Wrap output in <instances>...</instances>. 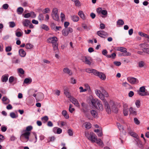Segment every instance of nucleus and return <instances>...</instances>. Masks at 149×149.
<instances>
[{"label":"nucleus","instance_id":"nucleus-40","mask_svg":"<svg viewBox=\"0 0 149 149\" xmlns=\"http://www.w3.org/2000/svg\"><path fill=\"white\" fill-rule=\"evenodd\" d=\"M61 18V21L63 22L65 20V17L64 14L63 13H61L60 15Z\"/></svg>","mask_w":149,"mask_h":149},{"label":"nucleus","instance_id":"nucleus-9","mask_svg":"<svg viewBox=\"0 0 149 149\" xmlns=\"http://www.w3.org/2000/svg\"><path fill=\"white\" fill-rule=\"evenodd\" d=\"M127 80L132 84H135L138 83V79L134 77H128Z\"/></svg>","mask_w":149,"mask_h":149},{"label":"nucleus","instance_id":"nucleus-29","mask_svg":"<svg viewBox=\"0 0 149 149\" xmlns=\"http://www.w3.org/2000/svg\"><path fill=\"white\" fill-rule=\"evenodd\" d=\"M12 62L14 63H18L20 62V60L19 59H17L15 57H14L12 58Z\"/></svg>","mask_w":149,"mask_h":149},{"label":"nucleus","instance_id":"nucleus-28","mask_svg":"<svg viewBox=\"0 0 149 149\" xmlns=\"http://www.w3.org/2000/svg\"><path fill=\"white\" fill-rule=\"evenodd\" d=\"M8 74H6L2 77V81L3 82H6L8 80Z\"/></svg>","mask_w":149,"mask_h":149},{"label":"nucleus","instance_id":"nucleus-3","mask_svg":"<svg viewBox=\"0 0 149 149\" xmlns=\"http://www.w3.org/2000/svg\"><path fill=\"white\" fill-rule=\"evenodd\" d=\"M57 38L55 36L51 38H49L47 40V42L49 43L52 44L53 47H57L58 43L57 41Z\"/></svg>","mask_w":149,"mask_h":149},{"label":"nucleus","instance_id":"nucleus-17","mask_svg":"<svg viewBox=\"0 0 149 149\" xmlns=\"http://www.w3.org/2000/svg\"><path fill=\"white\" fill-rule=\"evenodd\" d=\"M90 113L94 118H97L98 117V114L95 111L92 110L91 111Z\"/></svg>","mask_w":149,"mask_h":149},{"label":"nucleus","instance_id":"nucleus-34","mask_svg":"<svg viewBox=\"0 0 149 149\" xmlns=\"http://www.w3.org/2000/svg\"><path fill=\"white\" fill-rule=\"evenodd\" d=\"M95 142L100 146H103L104 144L102 141L100 139H97L96 140Z\"/></svg>","mask_w":149,"mask_h":149},{"label":"nucleus","instance_id":"nucleus-42","mask_svg":"<svg viewBox=\"0 0 149 149\" xmlns=\"http://www.w3.org/2000/svg\"><path fill=\"white\" fill-rule=\"evenodd\" d=\"M17 71L18 73L22 75L24 74V70L22 68H19L17 69Z\"/></svg>","mask_w":149,"mask_h":149},{"label":"nucleus","instance_id":"nucleus-26","mask_svg":"<svg viewBox=\"0 0 149 149\" xmlns=\"http://www.w3.org/2000/svg\"><path fill=\"white\" fill-rule=\"evenodd\" d=\"M130 113L133 115H136L137 114V112L135 109L132 107H130L129 109Z\"/></svg>","mask_w":149,"mask_h":149},{"label":"nucleus","instance_id":"nucleus-14","mask_svg":"<svg viewBox=\"0 0 149 149\" xmlns=\"http://www.w3.org/2000/svg\"><path fill=\"white\" fill-rule=\"evenodd\" d=\"M30 134V133L29 132H26L21 134L20 136V138L24 137L25 138L28 140L29 139V136Z\"/></svg>","mask_w":149,"mask_h":149},{"label":"nucleus","instance_id":"nucleus-12","mask_svg":"<svg viewBox=\"0 0 149 149\" xmlns=\"http://www.w3.org/2000/svg\"><path fill=\"white\" fill-rule=\"evenodd\" d=\"M135 140L136 143L137 145L139 148L141 149L143 148V145L142 144L141 141L140 140L139 138L135 139Z\"/></svg>","mask_w":149,"mask_h":149},{"label":"nucleus","instance_id":"nucleus-47","mask_svg":"<svg viewBox=\"0 0 149 149\" xmlns=\"http://www.w3.org/2000/svg\"><path fill=\"white\" fill-rule=\"evenodd\" d=\"M9 26L11 28H13L15 26V24L14 22H9Z\"/></svg>","mask_w":149,"mask_h":149},{"label":"nucleus","instance_id":"nucleus-53","mask_svg":"<svg viewBox=\"0 0 149 149\" xmlns=\"http://www.w3.org/2000/svg\"><path fill=\"white\" fill-rule=\"evenodd\" d=\"M134 123L136 125H138L140 123V121L138 119L136 118H134Z\"/></svg>","mask_w":149,"mask_h":149},{"label":"nucleus","instance_id":"nucleus-45","mask_svg":"<svg viewBox=\"0 0 149 149\" xmlns=\"http://www.w3.org/2000/svg\"><path fill=\"white\" fill-rule=\"evenodd\" d=\"M130 135L132 136L135 137L136 139L139 138L137 134L135 133L134 132H131L130 133Z\"/></svg>","mask_w":149,"mask_h":149},{"label":"nucleus","instance_id":"nucleus-22","mask_svg":"<svg viewBox=\"0 0 149 149\" xmlns=\"http://www.w3.org/2000/svg\"><path fill=\"white\" fill-rule=\"evenodd\" d=\"M19 54L20 56L22 57H24L26 54L25 52L22 49H20L19 50Z\"/></svg>","mask_w":149,"mask_h":149},{"label":"nucleus","instance_id":"nucleus-39","mask_svg":"<svg viewBox=\"0 0 149 149\" xmlns=\"http://www.w3.org/2000/svg\"><path fill=\"white\" fill-rule=\"evenodd\" d=\"M40 27L42 29H45L46 31H48L49 29L48 27L45 24L42 25Z\"/></svg>","mask_w":149,"mask_h":149},{"label":"nucleus","instance_id":"nucleus-57","mask_svg":"<svg viewBox=\"0 0 149 149\" xmlns=\"http://www.w3.org/2000/svg\"><path fill=\"white\" fill-rule=\"evenodd\" d=\"M79 89H80V92H85L87 91V89H84L81 86L79 87Z\"/></svg>","mask_w":149,"mask_h":149},{"label":"nucleus","instance_id":"nucleus-31","mask_svg":"<svg viewBox=\"0 0 149 149\" xmlns=\"http://www.w3.org/2000/svg\"><path fill=\"white\" fill-rule=\"evenodd\" d=\"M97 96L102 100L104 102V103H105V102H107L104 99V95L101 92Z\"/></svg>","mask_w":149,"mask_h":149},{"label":"nucleus","instance_id":"nucleus-55","mask_svg":"<svg viewBox=\"0 0 149 149\" xmlns=\"http://www.w3.org/2000/svg\"><path fill=\"white\" fill-rule=\"evenodd\" d=\"M10 117L13 118H15L17 117L15 114L14 112L10 113Z\"/></svg>","mask_w":149,"mask_h":149},{"label":"nucleus","instance_id":"nucleus-19","mask_svg":"<svg viewBox=\"0 0 149 149\" xmlns=\"http://www.w3.org/2000/svg\"><path fill=\"white\" fill-rule=\"evenodd\" d=\"M97 104L99 107V108L98 109V110L101 111H102L103 110V107L100 101V100L99 101H97Z\"/></svg>","mask_w":149,"mask_h":149},{"label":"nucleus","instance_id":"nucleus-35","mask_svg":"<svg viewBox=\"0 0 149 149\" xmlns=\"http://www.w3.org/2000/svg\"><path fill=\"white\" fill-rule=\"evenodd\" d=\"M75 3V5L76 6L79 7L80 6V2L79 0H71Z\"/></svg>","mask_w":149,"mask_h":149},{"label":"nucleus","instance_id":"nucleus-36","mask_svg":"<svg viewBox=\"0 0 149 149\" xmlns=\"http://www.w3.org/2000/svg\"><path fill=\"white\" fill-rule=\"evenodd\" d=\"M64 94L68 97H70V95L69 92H68V90L65 89L64 91Z\"/></svg>","mask_w":149,"mask_h":149},{"label":"nucleus","instance_id":"nucleus-20","mask_svg":"<svg viewBox=\"0 0 149 149\" xmlns=\"http://www.w3.org/2000/svg\"><path fill=\"white\" fill-rule=\"evenodd\" d=\"M3 102V103L4 104H7L10 102V100L7 98L6 97H3L2 99Z\"/></svg>","mask_w":149,"mask_h":149},{"label":"nucleus","instance_id":"nucleus-62","mask_svg":"<svg viewBox=\"0 0 149 149\" xmlns=\"http://www.w3.org/2000/svg\"><path fill=\"white\" fill-rule=\"evenodd\" d=\"M33 128L31 126H27L26 129V131H31Z\"/></svg>","mask_w":149,"mask_h":149},{"label":"nucleus","instance_id":"nucleus-27","mask_svg":"<svg viewBox=\"0 0 149 149\" xmlns=\"http://www.w3.org/2000/svg\"><path fill=\"white\" fill-rule=\"evenodd\" d=\"M24 11L23 8L22 7H18L17 10V12L19 15H21Z\"/></svg>","mask_w":149,"mask_h":149},{"label":"nucleus","instance_id":"nucleus-16","mask_svg":"<svg viewBox=\"0 0 149 149\" xmlns=\"http://www.w3.org/2000/svg\"><path fill=\"white\" fill-rule=\"evenodd\" d=\"M22 23L24 26H28L31 23V22L29 20L27 19H25L23 20Z\"/></svg>","mask_w":149,"mask_h":149},{"label":"nucleus","instance_id":"nucleus-1","mask_svg":"<svg viewBox=\"0 0 149 149\" xmlns=\"http://www.w3.org/2000/svg\"><path fill=\"white\" fill-rule=\"evenodd\" d=\"M105 108L108 113H110L111 111L116 113L118 111L117 108L113 102H110L109 104L107 102L105 101L104 103Z\"/></svg>","mask_w":149,"mask_h":149},{"label":"nucleus","instance_id":"nucleus-52","mask_svg":"<svg viewBox=\"0 0 149 149\" xmlns=\"http://www.w3.org/2000/svg\"><path fill=\"white\" fill-rule=\"evenodd\" d=\"M82 26L83 28L86 30L87 31H88L90 29L88 28L86 24H82Z\"/></svg>","mask_w":149,"mask_h":149},{"label":"nucleus","instance_id":"nucleus-21","mask_svg":"<svg viewBox=\"0 0 149 149\" xmlns=\"http://www.w3.org/2000/svg\"><path fill=\"white\" fill-rule=\"evenodd\" d=\"M78 15L83 19H85V17L84 15V14L82 11L81 10L79 11L78 13Z\"/></svg>","mask_w":149,"mask_h":149},{"label":"nucleus","instance_id":"nucleus-15","mask_svg":"<svg viewBox=\"0 0 149 149\" xmlns=\"http://www.w3.org/2000/svg\"><path fill=\"white\" fill-rule=\"evenodd\" d=\"M63 72L69 75H71L72 74L71 71L67 68H64L63 70Z\"/></svg>","mask_w":149,"mask_h":149},{"label":"nucleus","instance_id":"nucleus-32","mask_svg":"<svg viewBox=\"0 0 149 149\" xmlns=\"http://www.w3.org/2000/svg\"><path fill=\"white\" fill-rule=\"evenodd\" d=\"M62 114L64 117L66 119H68L69 118V115L67 114V112L65 110H63L62 112Z\"/></svg>","mask_w":149,"mask_h":149},{"label":"nucleus","instance_id":"nucleus-54","mask_svg":"<svg viewBox=\"0 0 149 149\" xmlns=\"http://www.w3.org/2000/svg\"><path fill=\"white\" fill-rule=\"evenodd\" d=\"M102 92L104 93V97H108L109 96V95L108 94V93L106 92L103 89L102 90Z\"/></svg>","mask_w":149,"mask_h":149},{"label":"nucleus","instance_id":"nucleus-64","mask_svg":"<svg viewBox=\"0 0 149 149\" xmlns=\"http://www.w3.org/2000/svg\"><path fill=\"white\" fill-rule=\"evenodd\" d=\"M113 63L115 65L117 66H119L121 64L120 62L119 61H115Z\"/></svg>","mask_w":149,"mask_h":149},{"label":"nucleus","instance_id":"nucleus-51","mask_svg":"<svg viewBox=\"0 0 149 149\" xmlns=\"http://www.w3.org/2000/svg\"><path fill=\"white\" fill-rule=\"evenodd\" d=\"M50 11L49 9L48 8H46L45 9L42 11V12L44 14H45L47 13H49Z\"/></svg>","mask_w":149,"mask_h":149},{"label":"nucleus","instance_id":"nucleus-56","mask_svg":"<svg viewBox=\"0 0 149 149\" xmlns=\"http://www.w3.org/2000/svg\"><path fill=\"white\" fill-rule=\"evenodd\" d=\"M28 2L26 1L23 2L22 3V6H23L25 7L27 6H28Z\"/></svg>","mask_w":149,"mask_h":149},{"label":"nucleus","instance_id":"nucleus-23","mask_svg":"<svg viewBox=\"0 0 149 149\" xmlns=\"http://www.w3.org/2000/svg\"><path fill=\"white\" fill-rule=\"evenodd\" d=\"M83 125H84L87 129H89L91 128V124L90 123L88 122H86L84 123L83 124Z\"/></svg>","mask_w":149,"mask_h":149},{"label":"nucleus","instance_id":"nucleus-50","mask_svg":"<svg viewBox=\"0 0 149 149\" xmlns=\"http://www.w3.org/2000/svg\"><path fill=\"white\" fill-rule=\"evenodd\" d=\"M143 51L146 53L149 54V48L147 47L144 48L143 49Z\"/></svg>","mask_w":149,"mask_h":149},{"label":"nucleus","instance_id":"nucleus-5","mask_svg":"<svg viewBox=\"0 0 149 149\" xmlns=\"http://www.w3.org/2000/svg\"><path fill=\"white\" fill-rule=\"evenodd\" d=\"M58 10L56 8H53L52 14V17L55 20L58 21L59 20V17L58 15Z\"/></svg>","mask_w":149,"mask_h":149},{"label":"nucleus","instance_id":"nucleus-37","mask_svg":"<svg viewBox=\"0 0 149 149\" xmlns=\"http://www.w3.org/2000/svg\"><path fill=\"white\" fill-rule=\"evenodd\" d=\"M38 19L39 20L42 21L44 19V16L42 13L40 14L38 17Z\"/></svg>","mask_w":149,"mask_h":149},{"label":"nucleus","instance_id":"nucleus-2","mask_svg":"<svg viewBox=\"0 0 149 149\" xmlns=\"http://www.w3.org/2000/svg\"><path fill=\"white\" fill-rule=\"evenodd\" d=\"M85 136L87 139L93 143L95 142L96 140H97L96 136L93 132H91L90 134L85 133Z\"/></svg>","mask_w":149,"mask_h":149},{"label":"nucleus","instance_id":"nucleus-44","mask_svg":"<svg viewBox=\"0 0 149 149\" xmlns=\"http://www.w3.org/2000/svg\"><path fill=\"white\" fill-rule=\"evenodd\" d=\"M23 34V32H19L18 31L17 32H16L15 33V35L17 37H20L21 36H22V35Z\"/></svg>","mask_w":149,"mask_h":149},{"label":"nucleus","instance_id":"nucleus-30","mask_svg":"<svg viewBox=\"0 0 149 149\" xmlns=\"http://www.w3.org/2000/svg\"><path fill=\"white\" fill-rule=\"evenodd\" d=\"M86 72H87L88 73H92L94 75V74L95 73H94V72H95L96 71V70L93 69H91L90 68H87L86 69Z\"/></svg>","mask_w":149,"mask_h":149},{"label":"nucleus","instance_id":"nucleus-13","mask_svg":"<svg viewBox=\"0 0 149 149\" xmlns=\"http://www.w3.org/2000/svg\"><path fill=\"white\" fill-rule=\"evenodd\" d=\"M70 100L76 106L79 107V104L78 101L75 98L73 97L71 98Z\"/></svg>","mask_w":149,"mask_h":149},{"label":"nucleus","instance_id":"nucleus-41","mask_svg":"<svg viewBox=\"0 0 149 149\" xmlns=\"http://www.w3.org/2000/svg\"><path fill=\"white\" fill-rule=\"evenodd\" d=\"M31 79L26 78L24 80V83L25 84L30 83L31 82Z\"/></svg>","mask_w":149,"mask_h":149},{"label":"nucleus","instance_id":"nucleus-7","mask_svg":"<svg viewBox=\"0 0 149 149\" xmlns=\"http://www.w3.org/2000/svg\"><path fill=\"white\" fill-rule=\"evenodd\" d=\"M145 88L144 86H142L140 88L139 92L138 94L141 96H145L149 95L148 92H145Z\"/></svg>","mask_w":149,"mask_h":149},{"label":"nucleus","instance_id":"nucleus-11","mask_svg":"<svg viewBox=\"0 0 149 149\" xmlns=\"http://www.w3.org/2000/svg\"><path fill=\"white\" fill-rule=\"evenodd\" d=\"M119 51L122 52L126 53L124 55H123V56L124 55L130 56L131 55L130 53L128 52H127V51L126 49L124 47H120Z\"/></svg>","mask_w":149,"mask_h":149},{"label":"nucleus","instance_id":"nucleus-63","mask_svg":"<svg viewBox=\"0 0 149 149\" xmlns=\"http://www.w3.org/2000/svg\"><path fill=\"white\" fill-rule=\"evenodd\" d=\"M68 132L69 135L70 136H72L73 135V132L72 130L70 129H69L68 131Z\"/></svg>","mask_w":149,"mask_h":149},{"label":"nucleus","instance_id":"nucleus-61","mask_svg":"<svg viewBox=\"0 0 149 149\" xmlns=\"http://www.w3.org/2000/svg\"><path fill=\"white\" fill-rule=\"evenodd\" d=\"M41 120L45 121H47L48 120V118L47 116H45L41 118Z\"/></svg>","mask_w":149,"mask_h":149},{"label":"nucleus","instance_id":"nucleus-24","mask_svg":"<svg viewBox=\"0 0 149 149\" xmlns=\"http://www.w3.org/2000/svg\"><path fill=\"white\" fill-rule=\"evenodd\" d=\"M56 130V133L58 134H61L62 132V130L60 128H58L57 127H54L53 129V131L55 133Z\"/></svg>","mask_w":149,"mask_h":149},{"label":"nucleus","instance_id":"nucleus-60","mask_svg":"<svg viewBox=\"0 0 149 149\" xmlns=\"http://www.w3.org/2000/svg\"><path fill=\"white\" fill-rule=\"evenodd\" d=\"M102 15H107V11L106 10H102L101 13Z\"/></svg>","mask_w":149,"mask_h":149},{"label":"nucleus","instance_id":"nucleus-46","mask_svg":"<svg viewBox=\"0 0 149 149\" xmlns=\"http://www.w3.org/2000/svg\"><path fill=\"white\" fill-rule=\"evenodd\" d=\"M70 82L73 84H75L76 83V80L73 77H71L70 79Z\"/></svg>","mask_w":149,"mask_h":149},{"label":"nucleus","instance_id":"nucleus-43","mask_svg":"<svg viewBox=\"0 0 149 149\" xmlns=\"http://www.w3.org/2000/svg\"><path fill=\"white\" fill-rule=\"evenodd\" d=\"M144 62L143 61H141L139 62L138 65L139 67L142 68L144 66Z\"/></svg>","mask_w":149,"mask_h":149},{"label":"nucleus","instance_id":"nucleus-49","mask_svg":"<svg viewBox=\"0 0 149 149\" xmlns=\"http://www.w3.org/2000/svg\"><path fill=\"white\" fill-rule=\"evenodd\" d=\"M123 113L124 116H127L128 115V110L127 109H123Z\"/></svg>","mask_w":149,"mask_h":149},{"label":"nucleus","instance_id":"nucleus-59","mask_svg":"<svg viewBox=\"0 0 149 149\" xmlns=\"http://www.w3.org/2000/svg\"><path fill=\"white\" fill-rule=\"evenodd\" d=\"M123 85L126 87H129L130 86V85L127 82H125L123 83Z\"/></svg>","mask_w":149,"mask_h":149},{"label":"nucleus","instance_id":"nucleus-6","mask_svg":"<svg viewBox=\"0 0 149 149\" xmlns=\"http://www.w3.org/2000/svg\"><path fill=\"white\" fill-rule=\"evenodd\" d=\"M73 31L72 29L70 27L65 28L62 31V34L65 36H67L69 33H71Z\"/></svg>","mask_w":149,"mask_h":149},{"label":"nucleus","instance_id":"nucleus-48","mask_svg":"<svg viewBox=\"0 0 149 149\" xmlns=\"http://www.w3.org/2000/svg\"><path fill=\"white\" fill-rule=\"evenodd\" d=\"M135 104L138 108H139L140 106V101L139 100H136L135 102Z\"/></svg>","mask_w":149,"mask_h":149},{"label":"nucleus","instance_id":"nucleus-4","mask_svg":"<svg viewBox=\"0 0 149 149\" xmlns=\"http://www.w3.org/2000/svg\"><path fill=\"white\" fill-rule=\"evenodd\" d=\"M81 60L86 64L91 65V64L92 61L91 58L88 56H82Z\"/></svg>","mask_w":149,"mask_h":149},{"label":"nucleus","instance_id":"nucleus-58","mask_svg":"<svg viewBox=\"0 0 149 149\" xmlns=\"http://www.w3.org/2000/svg\"><path fill=\"white\" fill-rule=\"evenodd\" d=\"M7 128L6 127L2 126L1 127V129L2 131L5 132L7 130Z\"/></svg>","mask_w":149,"mask_h":149},{"label":"nucleus","instance_id":"nucleus-10","mask_svg":"<svg viewBox=\"0 0 149 149\" xmlns=\"http://www.w3.org/2000/svg\"><path fill=\"white\" fill-rule=\"evenodd\" d=\"M97 34L100 36L104 38L107 36L108 35L107 33L103 31H97Z\"/></svg>","mask_w":149,"mask_h":149},{"label":"nucleus","instance_id":"nucleus-25","mask_svg":"<svg viewBox=\"0 0 149 149\" xmlns=\"http://www.w3.org/2000/svg\"><path fill=\"white\" fill-rule=\"evenodd\" d=\"M71 19L74 22H77L79 19V17L77 15H73L71 17Z\"/></svg>","mask_w":149,"mask_h":149},{"label":"nucleus","instance_id":"nucleus-8","mask_svg":"<svg viewBox=\"0 0 149 149\" xmlns=\"http://www.w3.org/2000/svg\"><path fill=\"white\" fill-rule=\"evenodd\" d=\"M94 75L98 77L101 79L104 80L106 79V77L104 74L102 72H99L97 70L95 72Z\"/></svg>","mask_w":149,"mask_h":149},{"label":"nucleus","instance_id":"nucleus-18","mask_svg":"<svg viewBox=\"0 0 149 149\" xmlns=\"http://www.w3.org/2000/svg\"><path fill=\"white\" fill-rule=\"evenodd\" d=\"M38 100L39 101L42 100L44 98V95L43 93H38Z\"/></svg>","mask_w":149,"mask_h":149},{"label":"nucleus","instance_id":"nucleus-33","mask_svg":"<svg viewBox=\"0 0 149 149\" xmlns=\"http://www.w3.org/2000/svg\"><path fill=\"white\" fill-rule=\"evenodd\" d=\"M99 101V100H95L94 99H93L91 100V102L93 105L95 107L96 106V104H97V101Z\"/></svg>","mask_w":149,"mask_h":149},{"label":"nucleus","instance_id":"nucleus-38","mask_svg":"<svg viewBox=\"0 0 149 149\" xmlns=\"http://www.w3.org/2000/svg\"><path fill=\"white\" fill-rule=\"evenodd\" d=\"M117 25H122L124 24V22L123 20L119 19L117 21Z\"/></svg>","mask_w":149,"mask_h":149}]
</instances>
